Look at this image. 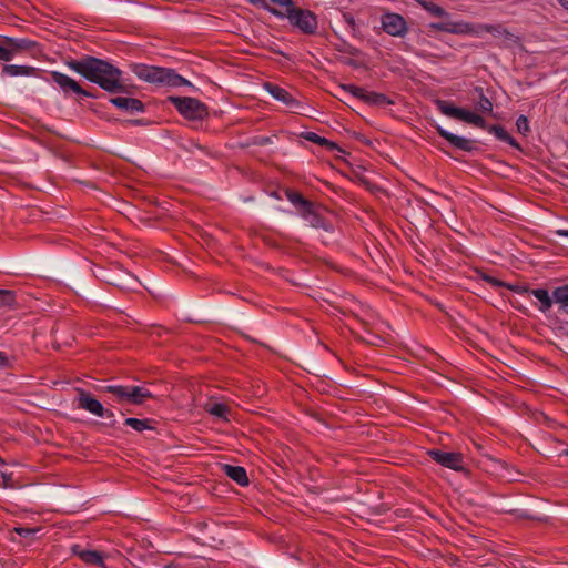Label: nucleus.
<instances>
[{
  "instance_id": "40",
  "label": "nucleus",
  "mask_w": 568,
  "mask_h": 568,
  "mask_svg": "<svg viewBox=\"0 0 568 568\" xmlns=\"http://www.w3.org/2000/svg\"><path fill=\"white\" fill-rule=\"evenodd\" d=\"M559 4L568 11V0H558Z\"/></svg>"
},
{
  "instance_id": "8",
  "label": "nucleus",
  "mask_w": 568,
  "mask_h": 568,
  "mask_svg": "<svg viewBox=\"0 0 568 568\" xmlns=\"http://www.w3.org/2000/svg\"><path fill=\"white\" fill-rule=\"evenodd\" d=\"M287 18L290 22L297 27L304 33H314L317 29L316 16L308 11L292 6L287 9Z\"/></svg>"
},
{
  "instance_id": "27",
  "label": "nucleus",
  "mask_w": 568,
  "mask_h": 568,
  "mask_svg": "<svg viewBox=\"0 0 568 568\" xmlns=\"http://www.w3.org/2000/svg\"><path fill=\"white\" fill-rule=\"evenodd\" d=\"M306 139L308 141L315 142V143H317L320 145H326L331 150L336 148V144L334 142H331V141L326 140L325 138H322V136H320V135H317L316 133H313V132H308L306 134Z\"/></svg>"
},
{
  "instance_id": "5",
  "label": "nucleus",
  "mask_w": 568,
  "mask_h": 568,
  "mask_svg": "<svg viewBox=\"0 0 568 568\" xmlns=\"http://www.w3.org/2000/svg\"><path fill=\"white\" fill-rule=\"evenodd\" d=\"M168 100L187 120H202L209 114L206 105L195 98L169 97Z\"/></svg>"
},
{
  "instance_id": "23",
  "label": "nucleus",
  "mask_w": 568,
  "mask_h": 568,
  "mask_svg": "<svg viewBox=\"0 0 568 568\" xmlns=\"http://www.w3.org/2000/svg\"><path fill=\"white\" fill-rule=\"evenodd\" d=\"M486 130L493 133L498 140L507 142L516 149H520L519 144L507 133V131L500 125H487Z\"/></svg>"
},
{
  "instance_id": "17",
  "label": "nucleus",
  "mask_w": 568,
  "mask_h": 568,
  "mask_svg": "<svg viewBox=\"0 0 568 568\" xmlns=\"http://www.w3.org/2000/svg\"><path fill=\"white\" fill-rule=\"evenodd\" d=\"M417 4L425 11H427L430 16L443 18L444 20L442 22L450 21L449 13L443 7L436 4L435 2L430 0H417Z\"/></svg>"
},
{
  "instance_id": "12",
  "label": "nucleus",
  "mask_w": 568,
  "mask_h": 568,
  "mask_svg": "<svg viewBox=\"0 0 568 568\" xmlns=\"http://www.w3.org/2000/svg\"><path fill=\"white\" fill-rule=\"evenodd\" d=\"M72 552L78 556L87 565L100 566L106 568L104 564V555L97 550L84 549L79 545L72 547Z\"/></svg>"
},
{
  "instance_id": "26",
  "label": "nucleus",
  "mask_w": 568,
  "mask_h": 568,
  "mask_svg": "<svg viewBox=\"0 0 568 568\" xmlns=\"http://www.w3.org/2000/svg\"><path fill=\"white\" fill-rule=\"evenodd\" d=\"M125 425L132 427L136 432H143L144 429H151L152 427L149 424L148 419H138L134 417H129L125 419Z\"/></svg>"
},
{
  "instance_id": "44",
  "label": "nucleus",
  "mask_w": 568,
  "mask_h": 568,
  "mask_svg": "<svg viewBox=\"0 0 568 568\" xmlns=\"http://www.w3.org/2000/svg\"><path fill=\"white\" fill-rule=\"evenodd\" d=\"M566 455L568 456V449L566 450Z\"/></svg>"
},
{
  "instance_id": "20",
  "label": "nucleus",
  "mask_w": 568,
  "mask_h": 568,
  "mask_svg": "<svg viewBox=\"0 0 568 568\" xmlns=\"http://www.w3.org/2000/svg\"><path fill=\"white\" fill-rule=\"evenodd\" d=\"M113 285L123 291H134L139 286V281L130 273H123L112 282Z\"/></svg>"
},
{
  "instance_id": "29",
  "label": "nucleus",
  "mask_w": 568,
  "mask_h": 568,
  "mask_svg": "<svg viewBox=\"0 0 568 568\" xmlns=\"http://www.w3.org/2000/svg\"><path fill=\"white\" fill-rule=\"evenodd\" d=\"M341 90L352 94L353 97H355V98H357L359 100H363V95H364V92H365L364 88H359V87H356L354 84H342L341 85Z\"/></svg>"
},
{
  "instance_id": "14",
  "label": "nucleus",
  "mask_w": 568,
  "mask_h": 568,
  "mask_svg": "<svg viewBox=\"0 0 568 568\" xmlns=\"http://www.w3.org/2000/svg\"><path fill=\"white\" fill-rule=\"evenodd\" d=\"M110 102L114 106H116L121 110L128 111L130 113L142 112L144 109L143 103L140 100L134 99V98L115 97V98H111Z\"/></svg>"
},
{
  "instance_id": "32",
  "label": "nucleus",
  "mask_w": 568,
  "mask_h": 568,
  "mask_svg": "<svg viewBox=\"0 0 568 568\" xmlns=\"http://www.w3.org/2000/svg\"><path fill=\"white\" fill-rule=\"evenodd\" d=\"M14 302V295L11 291L0 290V305H11Z\"/></svg>"
},
{
  "instance_id": "4",
  "label": "nucleus",
  "mask_w": 568,
  "mask_h": 568,
  "mask_svg": "<svg viewBox=\"0 0 568 568\" xmlns=\"http://www.w3.org/2000/svg\"><path fill=\"white\" fill-rule=\"evenodd\" d=\"M103 392L114 396L118 404L141 405L146 399L152 398V393L145 386L138 385H108L102 388Z\"/></svg>"
},
{
  "instance_id": "34",
  "label": "nucleus",
  "mask_w": 568,
  "mask_h": 568,
  "mask_svg": "<svg viewBox=\"0 0 568 568\" xmlns=\"http://www.w3.org/2000/svg\"><path fill=\"white\" fill-rule=\"evenodd\" d=\"M483 280L490 284L493 287H505L506 283L499 281L498 278L491 276V275H484Z\"/></svg>"
},
{
  "instance_id": "10",
  "label": "nucleus",
  "mask_w": 568,
  "mask_h": 568,
  "mask_svg": "<svg viewBox=\"0 0 568 568\" xmlns=\"http://www.w3.org/2000/svg\"><path fill=\"white\" fill-rule=\"evenodd\" d=\"M383 30L393 37H403L407 32L405 19L397 13H386L382 17Z\"/></svg>"
},
{
  "instance_id": "19",
  "label": "nucleus",
  "mask_w": 568,
  "mask_h": 568,
  "mask_svg": "<svg viewBox=\"0 0 568 568\" xmlns=\"http://www.w3.org/2000/svg\"><path fill=\"white\" fill-rule=\"evenodd\" d=\"M530 293L539 302L538 310L541 313H547L551 308L552 303H554L555 300H554V296L551 297L549 295L547 290H545V288H537V290H532Z\"/></svg>"
},
{
  "instance_id": "25",
  "label": "nucleus",
  "mask_w": 568,
  "mask_h": 568,
  "mask_svg": "<svg viewBox=\"0 0 568 568\" xmlns=\"http://www.w3.org/2000/svg\"><path fill=\"white\" fill-rule=\"evenodd\" d=\"M34 69L30 68V67H20V65H13V64H8V65H4V68H3V72L11 77L29 75V74H31V72Z\"/></svg>"
},
{
  "instance_id": "33",
  "label": "nucleus",
  "mask_w": 568,
  "mask_h": 568,
  "mask_svg": "<svg viewBox=\"0 0 568 568\" xmlns=\"http://www.w3.org/2000/svg\"><path fill=\"white\" fill-rule=\"evenodd\" d=\"M13 58V49H10L4 45H0V60L10 61Z\"/></svg>"
},
{
  "instance_id": "18",
  "label": "nucleus",
  "mask_w": 568,
  "mask_h": 568,
  "mask_svg": "<svg viewBox=\"0 0 568 568\" xmlns=\"http://www.w3.org/2000/svg\"><path fill=\"white\" fill-rule=\"evenodd\" d=\"M224 473L233 479L235 483H237L241 486L248 485V478L246 475V470L243 467L240 466H232V465H223Z\"/></svg>"
},
{
  "instance_id": "13",
  "label": "nucleus",
  "mask_w": 568,
  "mask_h": 568,
  "mask_svg": "<svg viewBox=\"0 0 568 568\" xmlns=\"http://www.w3.org/2000/svg\"><path fill=\"white\" fill-rule=\"evenodd\" d=\"M265 89L274 99L283 102L288 108L294 109L298 106L297 101L285 89L272 83H265Z\"/></svg>"
},
{
  "instance_id": "42",
  "label": "nucleus",
  "mask_w": 568,
  "mask_h": 568,
  "mask_svg": "<svg viewBox=\"0 0 568 568\" xmlns=\"http://www.w3.org/2000/svg\"><path fill=\"white\" fill-rule=\"evenodd\" d=\"M267 142H270L268 138H261V139H258V144H265Z\"/></svg>"
},
{
  "instance_id": "11",
  "label": "nucleus",
  "mask_w": 568,
  "mask_h": 568,
  "mask_svg": "<svg viewBox=\"0 0 568 568\" xmlns=\"http://www.w3.org/2000/svg\"><path fill=\"white\" fill-rule=\"evenodd\" d=\"M52 80L61 88L65 93L73 92L83 97H90L91 94L83 90L80 84L67 74L58 71L51 72Z\"/></svg>"
},
{
  "instance_id": "24",
  "label": "nucleus",
  "mask_w": 568,
  "mask_h": 568,
  "mask_svg": "<svg viewBox=\"0 0 568 568\" xmlns=\"http://www.w3.org/2000/svg\"><path fill=\"white\" fill-rule=\"evenodd\" d=\"M204 409H205L209 414H211V415H213V416H215V417H217V418H221V419L227 420V416H229V413H230V408H229L226 405L222 404V403H212V404H206V405L204 406Z\"/></svg>"
},
{
  "instance_id": "39",
  "label": "nucleus",
  "mask_w": 568,
  "mask_h": 568,
  "mask_svg": "<svg viewBox=\"0 0 568 568\" xmlns=\"http://www.w3.org/2000/svg\"><path fill=\"white\" fill-rule=\"evenodd\" d=\"M272 2L278 4V6H282V7H287V9L292 6V1L291 0H271Z\"/></svg>"
},
{
  "instance_id": "37",
  "label": "nucleus",
  "mask_w": 568,
  "mask_h": 568,
  "mask_svg": "<svg viewBox=\"0 0 568 568\" xmlns=\"http://www.w3.org/2000/svg\"><path fill=\"white\" fill-rule=\"evenodd\" d=\"M1 477H2V480H3V483H2V487L3 488H12L13 487L12 484H11V481H12V475L11 474L2 473Z\"/></svg>"
},
{
  "instance_id": "9",
  "label": "nucleus",
  "mask_w": 568,
  "mask_h": 568,
  "mask_svg": "<svg viewBox=\"0 0 568 568\" xmlns=\"http://www.w3.org/2000/svg\"><path fill=\"white\" fill-rule=\"evenodd\" d=\"M428 455L439 465L447 467L449 469L456 471H463L464 467V456L462 453L456 452H444L439 449H432L428 452Z\"/></svg>"
},
{
  "instance_id": "15",
  "label": "nucleus",
  "mask_w": 568,
  "mask_h": 568,
  "mask_svg": "<svg viewBox=\"0 0 568 568\" xmlns=\"http://www.w3.org/2000/svg\"><path fill=\"white\" fill-rule=\"evenodd\" d=\"M437 131L440 136L446 139L455 148L463 151H470L473 149V142L470 140L453 134L440 126H437Z\"/></svg>"
},
{
  "instance_id": "7",
  "label": "nucleus",
  "mask_w": 568,
  "mask_h": 568,
  "mask_svg": "<svg viewBox=\"0 0 568 568\" xmlns=\"http://www.w3.org/2000/svg\"><path fill=\"white\" fill-rule=\"evenodd\" d=\"M77 402L78 408L83 409L97 417L114 419V414L112 410L104 408L102 403L94 398L89 392L77 388Z\"/></svg>"
},
{
  "instance_id": "16",
  "label": "nucleus",
  "mask_w": 568,
  "mask_h": 568,
  "mask_svg": "<svg viewBox=\"0 0 568 568\" xmlns=\"http://www.w3.org/2000/svg\"><path fill=\"white\" fill-rule=\"evenodd\" d=\"M286 196L292 204L301 209L304 217L313 216L314 219H316V216L313 215L312 203L305 200L301 194L293 191H288L286 192Z\"/></svg>"
},
{
  "instance_id": "6",
  "label": "nucleus",
  "mask_w": 568,
  "mask_h": 568,
  "mask_svg": "<svg viewBox=\"0 0 568 568\" xmlns=\"http://www.w3.org/2000/svg\"><path fill=\"white\" fill-rule=\"evenodd\" d=\"M435 104L437 109L446 116L462 120L464 122H467L469 124H474L478 128L486 129L487 123L480 115L470 112L468 110L454 106L452 103L445 101V100H436Z\"/></svg>"
},
{
  "instance_id": "38",
  "label": "nucleus",
  "mask_w": 568,
  "mask_h": 568,
  "mask_svg": "<svg viewBox=\"0 0 568 568\" xmlns=\"http://www.w3.org/2000/svg\"><path fill=\"white\" fill-rule=\"evenodd\" d=\"M9 364L10 362L8 356L3 352H0V368H6Z\"/></svg>"
},
{
  "instance_id": "30",
  "label": "nucleus",
  "mask_w": 568,
  "mask_h": 568,
  "mask_svg": "<svg viewBox=\"0 0 568 568\" xmlns=\"http://www.w3.org/2000/svg\"><path fill=\"white\" fill-rule=\"evenodd\" d=\"M516 126L519 133L526 135L529 131V121L525 115H520L516 121Z\"/></svg>"
},
{
  "instance_id": "28",
  "label": "nucleus",
  "mask_w": 568,
  "mask_h": 568,
  "mask_svg": "<svg viewBox=\"0 0 568 568\" xmlns=\"http://www.w3.org/2000/svg\"><path fill=\"white\" fill-rule=\"evenodd\" d=\"M8 48L13 49V55L17 51L28 49L30 42L26 39H8Z\"/></svg>"
},
{
  "instance_id": "21",
  "label": "nucleus",
  "mask_w": 568,
  "mask_h": 568,
  "mask_svg": "<svg viewBox=\"0 0 568 568\" xmlns=\"http://www.w3.org/2000/svg\"><path fill=\"white\" fill-rule=\"evenodd\" d=\"M555 302L559 305V311L568 314V285L556 287L552 292Z\"/></svg>"
},
{
  "instance_id": "31",
  "label": "nucleus",
  "mask_w": 568,
  "mask_h": 568,
  "mask_svg": "<svg viewBox=\"0 0 568 568\" xmlns=\"http://www.w3.org/2000/svg\"><path fill=\"white\" fill-rule=\"evenodd\" d=\"M477 108L483 112H491L493 103L488 98L481 94L479 101L477 102Z\"/></svg>"
},
{
  "instance_id": "41",
  "label": "nucleus",
  "mask_w": 568,
  "mask_h": 568,
  "mask_svg": "<svg viewBox=\"0 0 568 568\" xmlns=\"http://www.w3.org/2000/svg\"><path fill=\"white\" fill-rule=\"evenodd\" d=\"M556 233L559 236H568V230H557Z\"/></svg>"
},
{
  "instance_id": "22",
  "label": "nucleus",
  "mask_w": 568,
  "mask_h": 568,
  "mask_svg": "<svg viewBox=\"0 0 568 568\" xmlns=\"http://www.w3.org/2000/svg\"><path fill=\"white\" fill-rule=\"evenodd\" d=\"M362 101L371 105H387L393 103L386 95L367 90H365Z\"/></svg>"
},
{
  "instance_id": "35",
  "label": "nucleus",
  "mask_w": 568,
  "mask_h": 568,
  "mask_svg": "<svg viewBox=\"0 0 568 568\" xmlns=\"http://www.w3.org/2000/svg\"><path fill=\"white\" fill-rule=\"evenodd\" d=\"M39 529H34V528H24V527H18V528H14V531L24 537V538H28V537H31L33 536Z\"/></svg>"
},
{
  "instance_id": "43",
  "label": "nucleus",
  "mask_w": 568,
  "mask_h": 568,
  "mask_svg": "<svg viewBox=\"0 0 568 568\" xmlns=\"http://www.w3.org/2000/svg\"><path fill=\"white\" fill-rule=\"evenodd\" d=\"M252 3L257 4L260 2H264V0H250Z\"/></svg>"
},
{
  "instance_id": "36",
  "label": "nucleus",
  "mask_w": 568,
  "mask_h": 568,
  "mask_svg": "<svg viewBox=\"0 0 568 568\" xmlns=\"http://www.w3.org/2000/svg\"><path fill=\"white\" fill-rule=\"evenodd\" d=\"M505 287H507L508 290L513 291V292H516L518 294H524V293H528L530 292L529 288L527 286H524V285H513V284H507L505 285Z\"/></svg>"
},
{
  "instance_id": "2",
  "label": "nucleus",
  "mask_w": 568,
  "mask_h": 568,
  "mask_svg": "<svg viewBox=\"0 0 568 568\" xmlns=\"http://www.w3.org/2000/svg\"><path fill=\"white\" fill-rule=\"evenodd\" d=\"M430 28L437 31L447 32L458 36H475L481 37L483 33L487 32L496 38L503 39L507 43H516L518 38L503 24H486V23H470L464 20L459 21H445L435 22L430 24Z\"/></svg>"
},
{
  "instance_id": "3",
  "label": "nucleus",
  "mask_w": 568,
  "mask_h": 568,
  "mask_svg": "<svg viewBox=\"0 0 568 568\" xmlns=\"http://www.w3.org/2000/svg\"><path fill=\"white\" fill-rule=\"evenodd\" d=\"M134 74L146 82L156 83L168 87L190 85V82L176 74L171 69H164L153 65L136 64L133 67Z\"/></svg>"
},
{
  "instance_id": "1",
  "label": "nucleus",
  "mask_w": 568,
  "mask_h": 568,
  "mask_svg": "<svg viewBox=\"0 0 568 568\" xmlns=\"http://www.w3.org/2000/svg\"><path fill=\"white\" fill-rule=\"evenodd\" d=\"M67 65L108 92L124 91L122 71L104 60L87 55L80 60H71Z\"/></svg>"
}]
</instances>
